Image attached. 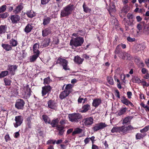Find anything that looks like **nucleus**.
I'll list each match as a JSON object with an SVG mask.
<instances>
[{
  "instance_id": "obj_1",
  "label": "nucleus",
  "mask_w": 149,
  "mask_h": 149,
  "mask_svg": "<svg viewBox=\"0 0 149 149\" xmlns=\"http://www.w3.org/2000/svg\"><path fill=\"white\" fill-rule=\"evenodd\" d=\"M74 9L73 5L70 4L65 7L61 11L60 17H66L71 14Z\"/></svg>"
},
{
  "instance_id": "obj_2",
  "label": "nucleus",
  "mask_w": 149,
  "mask_h": 149,
  "mask_svg": "<svg viewBox=\"0 0 149 149\" xmlns=\"http://www.w3.org/2000/svg\"><path fill=\"white\" fill-rule=\"evenodd\" d=\"M36 111L34 110L33 112V113L30 116L26 118V123L28 128H31L32 125L35 123L37 119V116L35 113Z\"/></svg>"
},
{
  "instance_id": "obj_3",
  "label": "nucleus",
  "mask_w": 149,
  "mask_h": 149,
  "mask_svg": "<svg viewBox=\"0 0 149 149\" xmlns=\"http://www.w3.org/2000/svg\"><path fill=\"white\" fill-rule=\"evenodd\" d=\"M84 42L83 38L79 37L72 39L70 42V45L72 47H77L81 46Z\"/></svg>"
},
{
  "instance_id": "obj_4",
  "label": "nucleus",
  "mask_w": 149,
  "mask_h": 149,
  "mask_svg": "<svg viewBox=\"0 0 149 149\" xmlns=\"http://www.w3.org/2000/svg\"><path fill=\"white\" fill-rule=\"evenodd\" d=\"M119 46V45H118L117 47L116 50L115 51L116 54H118V56L123 60H131L132 58V57L129 52H123L121 53H119V51L117 50Z\"/></svg>"
},
{
  "instance_id": "obj_5",
  "label": "nucleus",
  "mask_w": 149,
  "mask_h": 149,
  "mask_svg": "<svg viewBox=\"0 0 149 149\" xmlns=\"http://www.w3.org/2000/svg\"><path fill=\"white\" fill-rule=\"evenodd\" d=\"M56 63L60 64L63 67V69L65 70H70L68 66V62L65 59L59 57L57 60Z\"/></svg>"
},
{
  "instance_id": "obj_6",
  "label": "nucleus",
  "mask_w": 149,
  "mask_h": 149,
  "mask_svg": "<svg viewBox=\"0 0 149 149\" xmlns=\"http://www.w3.org/2000/svg\"><path fill=\"white\" fill-rule=\"evenodd\" d=\"M82 117L81 116L79 113H73L69 115V120L73 123L77 122Z\"/></svg>"
},
{
  "instance_id": "obj_7",
  "label": "nucleus",
  "mask_w": 149,
  "mask_h": 149,
  "mask_svg": "<svg viewBox=\"0 0 149 149\" xmlns=\"http://www.w3.org/2000/svg\"><path fill=\"white\" fill-rule=\"evenodd\" d=\"M107 126V125L104 123L101 122L96 124L92 128V129L94 132H95L102 130Z\"/></svg>"
},
{
  "instance_id": "obj_8",
  "label": "nucleus",
  "mask_w": 149,
  "mask_h": 149,
  "mask_svg": "<svg viewBox=\"0 0 149 149\" xmlns=\"http://www.w3.org/2000/svg\"><path fill=\"white\" fill-rule=\"evenodd\" d=\"M23 117L22 116H16L15 119V122L13 123L14 127L17 128L21 125L23 123Z\"/></svg>"
},
{
  "instance_id": "obj_9",
  "label": "nucleus",
  "mask_w": 149,
  "mask_h": 149,
  "mask_svg": "<svg viewBox=\"0 0 149 149\" xmlns=\"http://www.w3.org/2000/svg\"><path fill=\"white\" fill-rule=\"evenodd\" d=\"M133 129L134 128L130 125L128 126H122L119 127V133L125 134Z\"/></svg>"
},
{
  "instance_id": "obj_10",
  "label": "nucleus",
  "mask_w": 149,
  "mask_h": 149,
  "mask_svg": "<svg viewBox=\"0 0 149 149\" xmlns=\"http://www.w3.org/2000/svg\"><path fill=\"white\" fill-rule=\"evenodd\" d=\"M25 103L23 100L21 99H18L15 104V107L18 109H23Z\"/></svg>"
},
{
  "instance_id": "obj_11",
  "label": "nucleus",
  "mask_w": 149,
  "mask_h": 149,
  "mask_svg": "<svg viewBox=\"0 0 149 149\" xmlns=\"http://www.w3.org/2000/svg\"><path fill=\"white\" fill-rule=\"evenodd\" d=\"M9 18L11 21L12 23L13 24L18 23L20 20V16L16 14L10 15Z\"/></svg>"
},
{
  "instance_id": "obj_12",
  "label": "nucleus",
  "mask_w": 149,
  "mask_h": 149,
  "mask_svg": "<svg viewBox=\"0 0 149 149\" xmlns=\"http://www.w3.org/2000/svg\"><path fill=\"white\" fill-rule=\"evenodd\" d=\"M8 70L9 71V73L12 75H14L15 74V70H17L18 65H8Z\"/></svg>"
},
{
  "instance_id": "obj_13",
  "label": "nucleus",
  "mask_w": 149,
  "mask_h": 149,
  "mask_svg": "<svg viewBox=\"0 0 149 149\" xmlns=\"http://www.w3.org/2000/svg\"><path fill=\"white\" fill-rule=\"evenodd\" d=\"M23 8V3H20L14 9L13 12L14 14L18 15L21 12Z\"/></svg>"
},
{
  "instance_id": "obj_14",
  "label": "nucleus",
  "mask_w": 149,
  "mask_h": 149,
  "mask_svg": "<svg viewBox=\"0 0 149 149\" xmlns=\"http://www.w3.org/2000/svg\"><path fill=\"white\" fill-rule=\"evenodd\" d=\"M93 117H90L84 119L83 122L86 126H88L92 125L93 123Z\"/></svg>"
},
{
  "instance_id": "obj_15",
  "label": "nucleus",
  "mask_w": 149,
  "mask_h": 149,
  "mask_svg": "<svg viewBox=\"0 0 149 149\" xmlns=\"http://www.w3.org/2000/svg\"><path fill=\"white\" fill-rule=\"evenodd\" d=\"M51 89V88L49 86H46L42 88V94L44 96L47 93L50 92Z\"/></svg>"
},
{
  "instance_id": "obj_16",
  "label": "nucleus",
  "mask_w": 149,
  "mask_h": 149,
  "mask_svg": "<svg viewBox=\"0 0 149 149\" xmlns=\"http://www.w3.org/2000/svg\"><path fill=\"white\" fill-rule=\"evenodd\" d=\"M102 100L100 98L94 99L93 102L92 106L95 107H97L101 103Z\"/></svg>"
},
{
  "instance_id": "obj_17",
  "label": "nucleus",
  "mask_w": 149,
  "mask_h": 149,
  "mask_svg": "<svg viewBox=\"0 0 149 149\" xmlns=\"http://www.w3.org/2000/svg\"><path fill=\"white\" fill-rule=\"evenodd\" d=\"M47 104L48 107L50 109H55L56 107V103L52 100H49L47 102Z\"/></svg>"
},
{
  "instance_id": "obj_18",
  "label": "nucleus",
  "mask_w": 149,
  "mask_h": 149,
  "mask_svg": "<svg viewBox=\"0 0 149 149\" xmlns=\"http://www.w3.org/2000/svg\"><path fill=\"white\" fill-rule=\"evenodd\" d=\"M26 91L25 92V96L26 98H29L32 92L30 89L29 85H27L25 88Z\"/></svg>"
},
{
  "instance_id": "obj_19",
  "label": "nucleus",
  "mask_w": 149,
  "mask_h": 149,
  "mask_svg": "<svg viewBox=\"0 0 149 149\" xmlns=\"http://www.w3.org/2000/svg\"><path fill=\"white\" fill-rule=\"evenodd\" d=\"M24 14H26L27 16L30 18H32L36 15V13L31 10H28Z\"/></svg>"
},
{
  "instance_id": "obj_20",
  "label": "nucleus",
  "mask_w": 149,
  "mask_h": 149,
  "mask_svg": "<svg viewBox=\"0 0 149 149\" xmlns=\"http://www.w3.org/2000/svg\"><path fill=\"white\" fill-rule=\"evenodd\" d=\"M3 49L6 51H9L12 50L11 46L8 44L2 43L1 45Z\"/></svg>"
},
{
  "instance_id": "obj_21",
  "label": "nucleus",
  "mask_w": 149,
  "mask_h": 149,
  "mask_svg": "<svg viewBox=\"0 0 149 149\" xmlns=\"http://www.w3.org/2000/svg\"><path fill=\"white\" fill-rule=\"evenodd\" d=\"M123 99L121 100V101L123 104L126 105H130L132 106H133V104L130 101L127 99L124 96L123 97Z\"/></svg>"
},
{
  "instance_id": "obj_22",
  "label": "nucleus",
  "mask_w": 149,
  "mask_h": 149,
  "mask_svg": "<svg viewBox=\"0 0 149 149\" xmlns=\"http://www.w3.org/2000/svg\"><path fill=\"white\" fill-rule=\"evenodd\" d=\"M70 93H69L68 91H67L64 90L59 95V97L61 99H63L68 96Z\"/></svg>"
},
{
  "instance_id": "obj_23",
  "label": "nucleus",
  "mask_w": 149,
  "mask_h": 149,
  "mask_svg": "<svg viewBox=\"0 0 149 149\" xmlns=\"http://www.w3.org/2000/svg\"><path fill=\"white\" fill-rule=\"evenodd\" d=\"M83 61L84 59L81 58L78 55L75 56L74 57V62L78 64H82Z\"/></svg>"
},
{
  "instance_id": "obj_24",
  "label": "nucleus",
  "mask_w": 149,
  "mask_h": 149,
  "mask_svg": "<svg viewBox=\"0 0 149 149\" xmlns=\"http://www.w3.org/2000/svg\"><path fill=\"white\" fill-rule=\"evenodd\" d=\"M82 110L81 111L82 113H85L90 109V105L88 104L84 105L82 107Z\"/></svg>"
},
{
  "instance_id": "obj_25",
  "label": "nucleus",
  "mask_w": 149,
  "mask_h": 149,
  "mask_svg": "<svg viewBox=\"0 0 149 149\" xmlns=\"http://www.w3.org/2000/svg\"><path fill=\"white\" fill-rule=\"evenodd\" d=\"M33 28L31 24H28L25 27L24 30L26 33H28L31 31Z\"/></svg>"
},
{
  "instance_id": "obj_26",
  "label": "nucleus",
  "mask_w": 149,
  "mask_h": 149,
  "mask_svg": "<svg viewBox=\"0 0 149 149\" xmlns=\"http://www.w3.org/2000/svg\"><path fill=\"white\" fill-rule=\"evenodd\" d=\"M6 25H1L0 26V35L5 33L7 30Z\"/></svg>"
},
{
  "instance_id": "obj_27",
  "label": "nucleus",
  "mask_w": 149,
  "mask_h": 149,
  "mask_svg": "<svg viewBox=\"0 0 149 149\" xmlns=\"http://www.w3.org/2000/svg\"><path fill=\"white\" fill-rule=\"evenodd\" d=\"M59 120L58 118L54 119L52 121H51L50 124L52 127H54L56 126L59 122Z\"/></svg>"
},
{
  "instance_id": "obj_28",
  "label": "nucleus",
  "mask_w": 149,
  "mask_h": 149,
  "mask_svg": "<svg viewBox=\"0 0 149 149\" xmlns=\"http://www.w3.org/2000/svg\"><path fill=\"white\" fill-rule=\"evenodd\" d=\"M51 31L49 28H48L42 31V34L43 36H45L51 33Z\"/></svg>"
},
{
  "instance_id": "obj_29",
  "label": "nucleus",
  "mask_w": 149,
  "mask_h": 149,
  "mask_svg": "<svg viewBox=\"0 0 149 149\" xmlns=\"http://www.w3.org/2000/svg\"><path fill=\"white\" fill-rule=\"evenodd\" d=\"M42 118L45 123L49 124L51 123V120L50 118L46 115H43Z\"/></svg>"
},
{
  "instance_id": "obj_30",
  "label": "nucleus",
  "mask_w": 149,
  "mask_h": 149,
  "mask_svg": "<svg viewBox=\"0 0 149 149\" xmlns=\"http://www.w3.org/2000/svg\"><path fill=\"white\" fill-rule=\"evenodd\" d=\"M9 43L12 47L16 46L18 44L17 41L13 39H12L9 41Z\"/></svg>"
},
{
  "instance_id": "obj_31",
  "label": "nucleus",
  "mask_w": 149,
  "mask_h": 149,
  "mask_svg": "<svg viewBox=\"0 0 149 149\" xmlns=\"http://www.w3.org/2000/svg\"><path fill=\"white\" fill-rule=\"evenodd\" d=\"M109 12H115L116 11V7L114 3L112 2L110 4V6L109 8Z\"/></svg>"
},
{
  "instance_id": "obj_32",
  "label": "nucleus",
  "mask_w": 149,
  "mask_h": 149,
  "mask_svg": "<svg viewBox=\"0 0 149 149\" xmlns=\"http://www.w3.org/2000/svg\"><path fill=\"white\" fill-rule=\"evenodd\" d=\"M37 58V53L31 56H30L29 58V62H33L36 60Z\"/></svg>"
},
{
  "instance_id": "obj_33",
  "label": "nucleus",
  "mask_w": 149,
  "mask_h": 149,
  "mask_svg": "<svg viewBox=\"0 0 149 149\" xmlns=\"http://www.w3.org/2000/svg\"><path fill=\"white\" fill-rule=\"evenodd\" d=\"M9 72L7 70L2 71L0 73V79L6 76L8 74Z\"/></svg>"
},
{
  "instance_id": "obj_34",
  "label": "nucleus",
  "mask_w": 149,
  "mask_h": 149,
  "mask_svg": "<svg viewBox=\"0 0 149 149\" xmlns=\"http://www.w3.org/2000/svg\"><path fill=\"white\" fill-rule=\"evenodd\" d=\"M127 110V108L126 107L121 108L119 111L118 112V115L120 116L124 114Z\"/></svg>"
},
{
  "instance_id": "obj_35",
  "label": "nucleus",
  "mask_w": 149,
  "mask_h": 149,
  "mask_svg": "<svg viewBox=\"0 0 149 149\" xmlns=\"http://www.w3.org/2000/svg\"><path fill=\"white\" fill-rule=\"evenodd\" d=\"M73 87V85L70 84H67L65 87V91H68L69 93H70L71 91V90Z\"/></svg>"
},
{
  "instance_id": "obj_36",
  "label": "nucleus",
  "mask_w": 149,
  "mask_h": 149,
  "mask_svg": "<svg viewBox=\"0 0 149 149\" xmlns=\"http://www.w3.org/2000/svg\"><path fill=\"white\" fill-rule=\"evenodd\" d=\"M4 82L5 83L6 86H9L10 85L11 83V80L7 77L3 79Z\"/></svg>"
},
{
  "instance_id": "obj_37",
  "label": "nucleus",
  "mask_w": 149,
  "mask_h": 149,
  "mask_svg": "<svg viewBox=\"0 0 149 149\" xmlns=\"http://www.w3.org/2000/svg\"><path fill=\"white\" fill-rule=\"evenodd\" d=\"M83 7L84 11L86 13H90L91 11V9L87 7V6L84 3L83 5Z\"/></svg>"
},
{
  "instance_id": "obj_38",
  "label": "nucleus",
  "mask_w": 149,
  "mask_h": 149,
  "mask_svg": "<svg viewBox=\"0 0 149 149\" xmlns=\"http://www.w3.org/2000/svg\"><path fill=\"white\" fill-rule=\"evenodd\" d=\"M82 131V129L79 128H77L75 129L74 131L72 132V135H74L76 134H80L81 133Z\"/></svg>"
},
{
  "instance_id": "obj_39",
  "label": "nucleus",
  "mask_w": 149,
  "mask_h": 149,
  "mask_svg": "<svg viewBox=\"0 0 149 149\" xmlns=\"http://www.w3.org/2000/svg\"><path fill=\"white\" fill-rule=\"evenodd\" d=\"M50 42V40L49 38H47L45 39L42 42V45L44 47L47 46Z\"/></svg>"
},
{
  "instance_id": "obj_40",
  "label": "nucleus",
  "mask_w": 149,
  "mask_h": 149,
  "mask_svg": "<svg viewBox=\"0 0 149 149\" xmlns=\"http://www.w3.org/2000/svg\"><path fill=\"white\" fill-rule=\"evenodd\" d=\"M130 10V7L127 5H125L124 6L122 9V12L127 13Z\"/></svg>"
},
{
  "instance_id": "obj_41",
  "label": "nucleus",
  "mask_w": 149,
  "mask_h": 149,
  "mask_svg": "<svg viewBox=\"0 0 149 149\" xmlns=\"http://www.w3.org/2000/svg\"><path fill=\"white\" fill-rule=\"evenodd\" d=\"M51 18L49 17H47L45 18L43 20V24L44 25H46L49 23L51 20Z\"/></svg>"
},
{
  "instance_id": "obj_42",
  "label": "nucleus",
  "mask_w": 149,
  "mask_h": 149,
  "mask_svg": "<svg viewBox=\"0 0 149 149\" xmlns=\"http://www.w3.org/2000/svg\"><path fill=\"white\" fill-rule=\"evenodd\" d=\"M135 48L136 51L137 52L143 49V47L141 45H137L135 46Z\"/></svg>"
},
{
  "instance_id": "obj_43",
  "label": "nucleus",
  "mask_w": 149,
  "mask_h": 149,
  "mask_svg": "<svg viewBox=\"0 0 149 149\" xmlns=\"http://www.w3.org/2000/svg\"><path fill=\"white\" fill-rule=\"evenodd\" d=\"M111 132L112 133L119 132V127H114L111 130Z\"/></svg>"
},
{
  "instance_id": "obj_44",
  "label": "nucleus",
  "mask_w": 149,
  "mask_h": 149,
  "mask_svg": "<svg viewBox=\"0 0 149 149\" xmlns=\"http://www.w3.org/2000/svg\"><path fill=\"white\" fill-rule=\"evenodd\" d=\"M9 15V14L8 12H6L0 14V16L1 18L3 19L6 18Z\"/></svg>"
},
{
  "instance_id": "obj_45",
  "label": "nucleus",
  "mask_w": 149,
  "mask_h": 149,
  "mask_svg": "<svg viewBox=\"0 0 149 149\" xmlns=\"http://www.w3.org/2000/svg\"><path fill=\"white\" fill-rule=\"evenodd\" d=\"M6 5H3L0 7V13H3L6 11L7 9Z\"/></svg>"
},
{
  "instance_id": "obj_46",
  "label": "nucleus",
  "mask_w": 149,
  "mask_h": 149,
  "mask_svg": "<svg viewBox=\"0 0 149 149\" xmlns=\"http://www.w3.org/2000/svg\"><path fill=\"white\" fill-rule=\"evenodd\" d=\"M145 135L142 134L140 133H137V134L136 135V139H141L143 138L144 136Z\"/></svg>"
},
{
  "instance_id": "obj_47",
  "label": "nucleus",
  "mask_w": 149,
  "mask_h": 149,
  "mask_svg": "<svg viewBox=\"0 0 149 149\" xmlns=\"http://www.w3.org/2000/svg\"><path fill=\"white\" fill-rule=\"evenodd\" d=\"M130 117L128 116L125 117L123 120L122 124H124L127 123L130 121Z\"/></svg>"
},
{
  "instance_id": "obj_48",
  "label": "nucleus",
  "mask_w": 149,
  "mask_h": 149,
  "mask_svg": "<svg viewBox=\"0 0 149 149\" xmlns=\"http://www.w3.org/2000/svg\"><path fill=\"white\" fill-rule=\"evenodd\" d=\"M52 80L50 79V78L48 77L46 78H45L44 79V83L45 84H48Z\"/></svg>"
},
{
  "instance_id": "obj_49",
  "label": "nucleus",
  "mask_w": 149,
  "mask_h": 149,
  "mask_svg": "<svg viewBox=\"0 0 149 149\" xmlns=\"http://www.w3.org/2000/svg\"><path fill=\"white\" fill-rule=\"evenodd\" d=\"M133 21H131L130 20L126 21V22L125 23V25L126 26H132Z\"/></svg>"
},
{
  "instance_id": "obj_50",
  "label": "nucleus",
  "mask_w": 149,
  "mask_h": 149,
  "mask_svg": "<svg viewBox=\"0 0 149 149\" xmlns=\"http://www.w3.org/2000/svg\"><path fill=\"white\" fill-rule=\"evenodd\" d=\"M37 43H36L34 44L33 47V51L34 54L37 53Z\"/></svg>"
},
{
  "instance_id": "obj_51",
  "label": "nucleus",
  "mask_w": 149,
  "mask_h": 149,
  "mask_svg": "<svg viewBox=\"0 0 149 149\" xmlns=\"http://www.w3.org/2000/svg\"><path fill=\"white\" fill-rule=\"evenodd\" d=\"M107 80L108 82L110 84L113 85L114 84V82L112 78L111 77H108Z\"/></svg>"
},
{
  "instance_id": "obj_52",
  "label": "nucleus",
  "mask_w": 149,
  "mask_h": 149,
  "mask_svg": "<svg viewBox=\"0 0 149 149\" xmlns=\"http://www.w3.org/2000/svg\"><path fill=\"white\" fill-rule=\"evenodd\" d=\"M132 81L134 83H141V80L139 78L136 77H134L132 80Z\"/></svg>"
},
{
  "instance_id": "obj_53",
  "label": "nucleus",
  "mask_w": 149,
  "mask_h": 149,
  "mask_svg": "<svg viewBox=\"0 0 149 149\" xmlns=\"http://www.w3.org/2000/svg\"><path fill=\"white\" fill-rule=\"evenodd\" d=\"M38 132L39 136L40 137V138H42L45 136V133L43 131H41L40 130V131L39 130L38 131Z\"/></svg>"
},
{
  "instance_id": "obj_54",
  "label": "nucleus",
  "mask_w": 149,
  "mask_h": 149,
  "mask_svg": "<svg viewBox=\"0 0 149 149\" xmlns=\"http://www.w3.org/2000/svg\"><path fill=\"white\" fill-rule=\"evenodd\" d=\"M149 129V125L146 126L143 129L141 130L140 131L141 133H143L147 132Z\"/></svg>"
},
{
  "instance_id": "obj_55",
  "label": "nucleus",
  "mask_w": 149,
  "mask_h": 149,
  "mask_svg": "<svg viewBox=\"0 0 149 149\" xmlns=\"http://www.w3.org/2000/svg\"><path fill=\"white\" fill-rule=\"evenodd\" d=\"M4 139L6 142H8L11 140V139L8 134H6L4 136Z\"/></svg>"
},
{
  "instance_id": "obj_56",
  "label": "nucleus",
  "mask_w": 149,
  "mask_h": 149,
  "mask_svg": "<svg viewBox=\"0 0 149 149\" xmlns=\"http://www.w3.org/2000/svg\"><path fill=\"white\" fill-rule=\"evenodd\" d=\"M56 127L58 131L63 130L64 128V126L62 125H57Z\"/></svg>"
},
{
  "instance_id": "obj_57",
  "label": "nucleus",
  "mask_w": 149,
  "mask_h": 149,
  "mask_svg": "<svg viewBox=\"0 0 149 149\" xmlns=\"http://www.w3.org/2000/svg\"><path fill=\"white\" fill-rule=\"evenodd\" d=\"M137 28L139 30V31H137V33L138 34L139 33V32L142 30V25L140 24H138L137 26Z\"/></svg>"
},
{
  "instance_id": "obj_58",
  "label": "nucleus",
  "mask_w": 149,
  "mask_h": 149,
  "mask_svg": "<svg viewBox=\"0 0 149 149\" xmlns=\"http://www.w3.org/2000/svg\"><path fill=\"white\" fill-rule=\"evenodd\" d=\"M127 41L130 42H134L135 40V38H131L130 36L128 37L127 38Z\"/></svg>"
},
{
  "instance_id": "obj_59",
  "label": "nucleus",
  "mask_w": 149,
  "mask_h": 149,
  "mask_svg": "<svg viewBox=\"0 0 149 149\" xmlns=\"http://www.w3.org/2000/svg\"><path fill=\"white\" fill-rule=\"evenodd\" d=\"M56 141L55 140H49L47 142V144H54Z\"/></svg>"
},
{
  "instance_id": "obj_60",
  "label": "nucleus",
  "mask_w": 149,
  "mask_h": 149,
  "mask_svg": "<svg viewBox=\"0 0 149 149\" xmlns=\"http://www.w3.org/2000/svg\"><path fill=\"white\" fill-rule=\"evenodd\" d=\"M20 134L19 132H16L14 134V136L15 138H18Z\"/></svg>"
},
{
  "instance_id": "obj_61",
  "label": "nucleus",
  "mask_w": 149,
  "mask_h": 149,
  "mask_svg": "<svg viewBox=\"0 0 149 149\" xmlns=\"http://www.w3.org/2000/svg\"><path fill=\"white\" fill-rule=\"evenodd\" d=\"M50 0H41V4L42 5L47 3Z\"/></svg>"
},
{
  "instance_id": "obj_62",
  "label": "nucleus",
  "mask_w": 149,
  "mask_h": 149,
  "mask_svg": "<svg viewBox=\"0 0 149 149\" xmlns=\"http://www.w3.org/2000/svg\"><path fill=\"white\" fill-rule=\"evenodd\" d=\"M141 72L143 74H146L148 73V71L145 68H143L141 69Z\"/></svg>"
},
{
  "instance_id": "obj_63",
  "label": "nucleus",
  "mask_w": 149,
  "mask_h": 149,
  "mask_svg": "<svg viewBox=\"0 0 149 149\" xmlns=\"http://www.w3.org/2000/svg\"><path fill=\"white\" fill-rule=\"evenodd\" d=\"M115 91L116 93V94H115V95L119 98H120V94L118 91L117 89H116L115 90Z\"/></svg>"
},
{
  "instance_id": "obj_64",
  "label": "nucleus",
  "mask_w": 149,
  "mask_h": 149,
  "mask_svg": "<svg viewBox=\"0 0 149 149\" xmlns=\"http://www.w3.org/2000/svg\"><path fill=\"white\" fill-rule=\"evenodd\" d=\"M127 95L129 99H130L131 98V96L132 95V93L130 91H128L127 92Z\"/></svg>"
}]
</instances>
